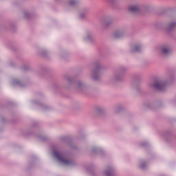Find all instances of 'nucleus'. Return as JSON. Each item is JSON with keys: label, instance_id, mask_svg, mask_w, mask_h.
Instances as JSON below:
<instances>
[{"label": "nucleus", "instance_id": "nucleus-8", "mask_svg": "<svg viewBox=\"0 0 176 176\" xmlns=\"http://www.w3.org/2000/svg\"><path fill=\"white\" fill-rule=\"evenodd\" d=\"M116 38H118V36H117V35H116Z\"/></svg>", "mask_w": 176, "mask_h": 176}, {"label": "nucleus", "instance_id": "nucleus-2", "mask_svg": "<svg viewBox=\"0 0 176 176\" xmlns=\"http://www.w3.org/2000/svg\"><path fill=\"white\" fill-rule=\"evenodd\" d=\"M155 89L161 91L166 89V83L157 82L154 85Z\"/></svg>", "mask_w": 176, "mask_h": 176}, {"label": "nucleus", "instance_id": "nucleus-6", "mask_svg": "<svg viewBox=\"0 0 176 176\" xmlns=\"http://www.w3.org/2000/svg\"><path fill=\"white\" fill-rule=\"evenodd\" d=\"M76 3V1H70L69 5H75Z\"/></svg>", "mask_w": 176, "mask_h": 176}, {"label": "nucleus", "instance_id": "nucleus-4", "mask_svg": "<svg viewBox=\"0 0 176 176\" xmlns=\"http://www.w3.org/2000/svg\"><path fill=\"white\" fill-rule=\"evenodd\" d=\"M168 52H170V50H168V48H164L162 50V53H164V54H167Z\"/></svg>", "mask_w": 176, "mask_h": 176}, {"label": "nucleus", "instance_id": "nucleus-1", "mask_svg": "<svg viewBox=\"0 0 176 176\" xmlns=\"http://www.w3.org/2000/svg\"><path fill=\"white\" fill-rule=\"evenodd\" d=\"M54 155L55 157L57 158V160L60 162V163H63V164H71V161L69 160H67L65 158V155L61 153H58V151H54Z\"/></svg>", "mask_w": 176, "mask_h": 176}, {"label": "nucleus", "instance_id": "nucleus-3", "mask_svg": "<svg viewBox=\"0 0 176 176\" xmlns=\"http://www.w3.org/2000/svg\"><path fill=\"white\" fill-rule=\"evenodd\" d=\"M129 10L131 12V13H138L140 12V8H138V6H131L129 8Z\"/></svg>", "mask_w": 176, "mask_h": 176}, {"label": "nucleus", "instance_id": "nucleus-7", "mask_svg": "<svg viewBox=\"0 0 176 176\" xmlns=\"http://www.w3.org/2000/svg\"><path fill=\"white\" fill-rule=\"evenodd\" d=\"M173 24H171V25H170V27H173Z\"/></svg>", "mask_w": 176, "mask_h": 176}, {"label": "nucleus", "instance_id": "nucleus-5", "mask_svg": "<svg viewBox=\"0 0 176 176\" xmlns=\"http://www.w3.org/2000/svg\"><path fill=\"white\" fill-rule=\"evenodd\" d=\"M135 52H140V47L136 46V47H135Z\"/></svg>", "mask_w": 176, "mask_h": 176}]
</instances>
